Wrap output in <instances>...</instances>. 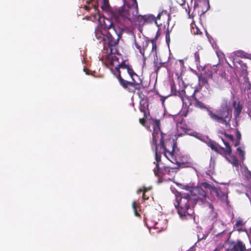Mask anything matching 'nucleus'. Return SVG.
<instances>
[{
    "mask_svg": "<svg viewBox=\"0 0 251 251\" xmlns=\"http://www.w3.org/2000/svg\"><path fill=\"white\" fill-rule=\"evenodd\" d=\"M232 95V104H230L229 101L224 99L221 105L220 109L217 111V114L214 113L212 111L208 110L209 116L213 120L218 123H222L226 126H230V121L232 118V108L231 105L235 108V100L233 93Z\"/></svg>",
    "mask_w": 251,
    "mask_h": 251,
    "instance_id": "20e7f679",
    "label": "nucleus"
},
{
    "mask_svg": "<svg viewBox=\"0 0 251 251\" xmlns=\"http://www.w3.org/2000/svg\"><path fill=\"white\" fill-rule=\"evenodd\" d=\"M116 61H118V58L114 56H113L112 57V62H111V65L113 66H115V62Z\"/></svg>",
    "mask_w": 251,
    "mask_h": 251,
    "instance_id": "f704fd0d",
    "label": "nucleus"
},
{
    "mask_svg": "<svg viewBox=\"0 0 251 251\" xmlns=\"http://www.w3.org/2000/svg\"><path fill=\"white\" fill-rule=\"evenodd\" d=\"M131 8L129 10L124 9L118 24L109 22V24L107 25L104 22V27L98 25L95 28L96 39L103 44L104 48L108 47L112 54L118 53L117 47L125 28L128 27L134 22H138L141 26L145 25V15H137L136 13L131 15Z\"/></svg>",
    "mask_w": 251,
    "mask_h": 251,
    "instance_id": "f257e3e1",
    "label": "nucleus"
},
{
    "mask_svg": "<svg viewBox=\"0 0 251 251\" xmlns=\"http://www.w3.org/2000/svg\"><path fill=\"white\" fill-rule=\"evenodd\" d=\"M164 135L162 132L153 131L152 133L151 146L152 150L155 152L157 169H158V163L161 161V154L163 153L165 156H167L166 151L169 149V145L165 144Z\"/></svg>",
    "mask_w": 251,
    "mask_h": 251,
    "instance_id": "39448f33",
    "label": "nucleus"
},
{
    "mask_svg": "<svg viewBox=\"0 0 251 251\" xmlns=\"http://www.w3.org/2000/svg\"><path fill=\"white\" fill-rule=\"evenodd\" d=\"M151 189V187L147 188V187H144L143 193H146L147 191L150 190Z\"/></svg>",
    "mask_w": 251,
    "mask_h": 251,
    "instance_id": "79ce46f5",
    "label": "nucleus"
},
{
    "mask_svg": "<svg viewBox=\"0 0 251 251\" xmlns=\"http://www.w3.org/2000/svg\"><path fill=\"white\" fill-rule=\"evenodd\" d=\"M208 190L222 201H226L227 199L226 188H217L206 182L201 183L199 187L192 188L188 193H177L175 207L182 220L191 219L194 217V207L198 201L203 202L206 200Z\"/></svg>",
    "mask_w": 251,
    "mask_h": 251,
    "instance_id": "f03ea898",
    "label": "nucleus"
},
{
    "mask_svg": "<svg viewBox=\"0 0 251 251\" xmlns=\"http://www.w3.org/2000/svg\"><path fill=\"white\" fill-rule=\"evenodd\" d=\"M166 98V97H161L160 100L162 103H164Z\"/></svg>",
    "mask_w": 251,
    "mask_h": 251,
    "instance_id": "c03bdc74",
    "label": "nucleus"
},
{
    "mask_svg": "<svg viewBox=\"0 0 251 251\" xmlns=\"http://www.w3.org/2000/svg\"><path fill=\"white\" fill-rule=\"evenodd\" d=\"M159 65H160L161 67H164V68H167L168 67H167V64L166 62H161V63H159Z\"/></svg>",
    "mask_w": 251,
    "mask_h": 251,
    "instance_id": "ea45409f",
    "label": "nucleus"
},
{
    "mask_svg": "<svg viewBox=\"0 0 251 251\" xmlns=\"http://www.w3.org/2000/svg\"><path fill=\"white\" fill-rule=\"evenodd\" d=\"M156 165V167L154 169L153 172L156 176H159L160 174L163 175H169L172 177H173L175 176L176 174L178 171L179 168L176 166L175 167H170L169 166H165L163 168H160L159 167V162L158 163V169L157 168L156 166V161L155 160V162H154Z\"/></svg>",
    "mask_w": 251,
    "mask_h": 251,
    "instance_id": "f8f14e48",
    "label": "nucleus"
},
{
    "mask_svg": "<svg viewBox=\"0 0 251 251\" xmlns=\"http://www.w3.org/2000/svg\"><path fill=\"white\" fill-rule=\"evenodd\" d=\"M236 251H247L245 244L240 241L236 242Z\"/></svg>",
    "mask_w": 251,
    "mask_h": 251,
    "instance_id": "b1692460",
    "label": "nucleus"
},
{
    "mask_svg": "<svg viewBox=\"0 0 251 251\" xmlns=\"http://www.w3.org/2000/svg\"><path fill=\"white\" fill-rule=\"evenodd\" d=\"M170 147L171 150L169 148L166 151L167 155L165 157L171 162L176 164L179 168L189 167L191 163L188 161L187 157L178 151L175 150L176 143L175 142L171 143Z\"/></svg>",
    "mask_w": 251,
    "mask_h": 251,
    "instance_id": "423d86ee",
    "label": "nucleus"
},
{
    "mask_svg": "<svg viewBox=\"0 0 251 251\" xmlns=\"http://www.w3.org/2000/svg\"><path fill=\"white\" fill-rule=\"evenodd\" d=\"M170 33L169 30L168 29L166 32V40L167 43L170 41Z\"/></svg>",
    "mask_w": 251,
    "mask_h": 251,
    "instance_id": "2f4dec72",
    "label": "nucleus"
},
{
    "mask_svg": "<svg viewBox=\"0 0 251 251\" xmlns=\"http://www.w3.org/2000/svg\"><path fill=\"white\" fill-rule=\"evenodd\" d=\"M201 1H203L204 3L207 2L208 3V1L207 0H194V8L198 7L199 6V2Z\"/></svg>",
    "mask_w": 251,
    "mask_h": 251,
    "instance_id": "c85d7f7f",
    "label": "nucleus"
},
{
    "mask_svg": "<svg viewBox=\"0 0 251 251\" xmlns=\"http://www.w3.org/2000/svg\"><path fill=\"white\" fill-rule=\"evenodd\" d=\"M236 230L238 231H245L246 232L244 223L242 221V220L240 219H238L236 221ZM246 234H247V232H246Z\"/></svg>",
    "mask_w": 251,
    "mask_h": 251,
    "instance_id": "412c9836",
    "label": "nucleus"
},
{
    "mask_svg": "<svg viewBox=\"0 0 251 251\" xmlns=\"http://www.w3.org/2000/svg\"><path fill=\"white\" fill-rule=\"evenodd\" d=\"M201 53H202L201 50H197L194 52L195 61L197 67L201 66L200 55L201 54Z\"/></svg>",
    "mask_w": 251,
    "mask_h": 251,
    "instance_id": "6ab92c4d",
    "label": "nucleus"
},
{
    "mask_svg": "<svg viewBox=\"0 0 251 251\" xmlns=\"http://www.w3.org/2000/svg\"><path fill=\"white\" fill-rule=\"evenodd\" d=\"M151 125L152 126L153 131L161 132L160 130V121L158 119H152Z\"/></svg>",
    "mask_w": 251,
    "mask_h": 251,
    "instance_id": "a211bd4d",
    "label": "nucleus"
},
{
    "mask_svg": "<svg viewBox=\"0 0 251 251\" xmlns=\"http://www.w3.org/2000/svg\"><path fill=\"white\" fill-rule=\"evenodd\" d=\"M150 118H145L144 116L143 118H140L139 121L140 123L143 126H144L146 123L147 119H150Z\"/></svg>",
    "mask_w": 251,
    "mask_h": 251,
    "instance_id": "7c9ffc66",
    "label": "nucleus"
},
{
    "mask_svg": "<svg viewBox=\"0 0 251 251\" xmlns=\"http://www.w3.org/2000/svg\"><path fill=\"white\" fill-rule=\"evenodd\" d=\"M149 197L148 196H147L146 194V193H143L142 198L144 200H147L149 199Z\"/></svg>",
    "mask_w": 251,
    "mask_h": 251,
    "instance_id": "a19ab883",
    "label": "nucleus"
},
{
    "mask_svg": "<svg viewBox=\"0 0 251 251\" xmlns=\"http://www.w3.org/2000/svg\"><path fill=\"white\" fill-rule=\"evenodd\" d=\"M238 187L241 188V189H243V188H244V189H245V187L242 184L239 185Z\"/></svg>",
    "mask_w": 251,
    "mask_h": 251,
    "instance_id": "a18cd8bd",
    "label": "nucleus"
},
{
    "mask_svg": "<svg viewBox=\"0 0 251 251\" xmlns=\"http://www.w3.org/2000/svg\"><path fill=\"white\" fill-rule=\"evenodd\" d=\"M138 95L140 98L139 110L140 112L143 113V115L145 118H151L148 98L143 94L142 92H139Z\"/></svg>",
    "mask_w": 251,
    "mask_h": 251,
    "instance_id": "9b49d317",
    "label": "nucleus"
},
{
    "mask_svg": "<svg viewBox=\"0 0 251 251\" xmlns=\"http://www.w3.org/2000/svg\"><path fill=\"white\" fill-rule=\"evenodd\" d=\"M170 86L171 90V93L174 96H176V93L177 92V90H176V86L174 81H171L170 82Z\"/></svg>",
    "mask_w": 251,
    "mask_h": 251,
    "instance_id": "bb28decb",
    "label": "nucleus"
},
{
    "mask_svg": "<svg viewBox=\"0 0 251 251\" xmlns=\"http://www.w3.org/2000/svg\"><path fill=\"white\" fill-rule=\"evenodd\" d=\"M84 71L86 72V74L87 75H89V74H88V70H87V69H85V68H84Z\"/></svg>",
    "mask_w": 251,
    "mask_h": 251,
    "instance_id": "de8ad7c7",
    "label": "nucleus"
},
{
    "mask_svg": "<svg viewBox=\"0 0 251 251\" xmlns=\"http://www.w3.org/2000/svg\"><path fill=\"white\" fill-rule=\"evenodd\" d=\"M236 164H237V162H236ZM237 167V165H236V167Z\"/></svg>",
    "mask_w": 251,
    "mask_h": 251,
    "instance_id": "864d4df0",
    "label": "nucleus"
},
{
    "mask_svg": "<svg viewBox=\"0 0 251 251\" xmlns=\"http://www.w3.org/2000/svg\"><path fill=\"white\" fill-rule=\"evenodd\" d=\"M209 207L211 211L210 215H209V218L211 220H214L217 217V213L214 211L213 206L211 204H209Z\"/></svg>",
    "mask_w": 251,
    "mask_h": 251,
    "instance_id": "393cba45",
    "label": "nucleus"
},
{
    "mask_svg": "<svg viewBox=\"0 0 251 251\" xmlns=\"http://www.w3.org/2000/svg\"><path fill=\"white\" fill-rule=\"evenodd\" d=\"M213 251H219L217 248H216Z\"/></svg>",
    "mask_w": 251,
    "mask_h": 251,
    "instance_id": "3c124183",
    "label": "nucleus"
},
{
    "mask_svg": "<svg viewBox=\"0 0 251 251\" xmlns=\"http://www.w3.org/2000/svg\"><path fill=\"white\" fill-rule=\"evenodd\" d=\"M227 236L223 230L220 233H218L217 238L222 237L225 242V248L226 251H235V242L230 241L229 238H227Z\"/></svg>",
    "mask_w": 251,
    "mask_h": 251,
    "instance_id": "4468645a",
    "label": "nucleus"
},
{
    "mask_svg": "<svg viewBox=\"0 0 251 251\" xmlns=\"http://www.w3.org/2000/svg\"><path fill=\"white\" fill-rule=\"evenodd\" d=\"M157 224H156L155 225H154V227L155 228H158V227L157 226Z\"/></svg>",
    "mask_w": 251,
    "mask_h": 251,
    "instance_id": "8fccbe9b",
    "label": "nucleus"
},
{
    "mask_svg": "<svg viewBox=\"0 0 251 251\" xmlns=\"http://www.w3.org/2000/svg\"><path fill=\"white\" fill-rule=\"evenodd\" d=\"M197 92V90H194L193 93L191 96L193 100H194V105L195 107L200 108L201 109H206L207 107L205 104L202 102L200 101L198 99L196 98L195 94Z\"/></svg>",
    "mask_w": 251,
    "mask_h": 251,
    "instance_id": "2eb2a0df",
    "label": "nucleus"
},
{
    "mask_svg": "<svg viewBox=\"0 0 251 251\" xmlns=\"http://www.w3.org/2000/svg\"><path fill=\"white\" fill-rule=\"evenodd\" d=\"M149 42H151L152 44L151 51L156 53L157 46L156 43V38L148 41L144 38H140L138 40L134 39V44L136 48L139 50L140 53L144 56L145 50L148 46Z\"/></svg>",
    "mask_w": 251,
    "mask_h": 251,
    "instance_id": "9d476101",
    "label": "nucleus"
},
{
    "mask_svg": "<svg viewBox=\"0 0 251 251\" xmlns=\"http://www.w3.org/2000/svg\"><path fill=\"white\" fill-rule=\"evenodd\" d=\"M176 96H178L180 98L183 106L187 107V111L185 113H182V116L186 117L189 111V107L191 105V99L189 96L186 94V92L183 89L178 91Z\"/></svg>",
    "mask_w": 251,
    "mask_h": 251,
    "instance_id": "ddd939ff",
    "label": "nucleus"
},
{
    "mask_svg": "<svg viewBox=\"0 0 251 251\" xmlns=\"http://www.w3.org/2000/svg\"><path fill=\"white\" fill-rule=\"evenodd\" d=\"M101 8L105 11L111 17V18L115 21V23H114V24H118L125 9L122 7L118 8H111L109 3V0H103Z\"/></svg>",
    "mask_w": 251,
    "mask_h": 251,
    "instance_id": "1a4fd4ad",
    "label": "nucleus"
},
{
    "mask_svg": "<svg viewBox=\"0 0 251 251\" xmlns=\"http://www.w3.org/2000/svg\"><path fill=\"white\" fill-rule=\"evenodd\" d=\"M236 140L237 139H240L241 138V135L240 133L238 131L236 130ZM238 143H237V141H236V146H238Z\"/></svg>",
    "mask_w": 251,
    "mask_h": 251,
    "instance_id": "4c0bfd02",
    "label": "nucleus"
},
{
    "mask_svg": "<svg viewBox=\"0 0 251 251\" xmlns=\"http://www.w3.org/2000/svg\"><path fill=\"white\" fill-rule=\"evenodd\" d=\"M241 57L242 58H249L251 60V54H247L242 50L236 51V57Z\"/></svg>",
    "mask_w": 251,
    "mask_h": 251,
    "instance_id": "5701e85b",
    "label": "nucleus"
},
{
    "mask_svg": "<svg viewBox=\"0 0 251 251\" xmlns=\"http://www.w3.org/2000/svg\"><path fill=\"white\" fill-rule=\"evenodd\" d=\"M245 151L242 149L238 148L236 149V155L238 154L240 156V159L242 162H243L245 159Z\"/></svg>",
    "mask_w": 251,
    "mask_h": 251,
    "instance_id": "a878e982",
    "label": "nucleus"
},
{
    "mask_svg": "<svg viewBox=\"0 0 251 251\" xmlns=\"http://www.w3.org/2000/svg\"><path fill=\"white\" fill-rule=\"evenodd\" d=\"M191 32L195 35H201L202 32L195 24H191Z\"/></svg>",
    "mask_w": 251,
    "mask_h": 251,
    "instance_id": "4be33fe9",
    "label": "nucleus"
},
{
    "mask_svg": "<svg viewBox=\"0 0 251 251\" xmlns=\"http://www.w3.org/2000/svg\"><path fill=\"white\" fill-rule=\"evenodd\" d=\"M225 135H226V136H227V137L229 139H230V140H233V137L232 135H227V134H226V133H225Z\"/></svg>",
    "mask_w": 251,
    "mask_h": 251,
    "instance_id": "37998d69",
    "label": "nucleus"
},
{
    "mask_svg": "<svg viewBox=\"0 0 251 251\" xmlns=\"http://www.w3.org/2000/svg\"><path fill=\"white\" fill-rule=\"evenodd\" d=\"M145 25L148 24H152L154 22L157 26H158L157 22V18L153 15H145Z\"/></svg>",
    "mask_w": 251,
    "mask_h": 251,
    "instance_id": "f3484780",
    "label": "nucleus"
},
{
    "mask_svg": "<svg viewBox=\"0 0 251 251\" xmlns=\"http://www.w3.org/2000/svg\"><path fill=\"white\" fill-rule=\"evenodd\" d=\"M222 140L225 145V148L220 146L218 144L212 140H209L207 145L211 150L223 153L226 160L233 166H235V156L232 154V150L229 143L222 138Z\"/></svg>",
    "mask_w": 251,
    "mask_h": 251,
    "instance_id": "0eeeda50",
    "label": "nucleus"
},
{
    "mask_svg": "<svg viewBox=\"0 0 251 251\" xmlns=\"http://www.w3.org/2000/svg\"><path fill=\"white\" fill-rule=\"evenodd\" d=\"M132 206L134 211V214L136 216H140V214L137 211V208L139 207L138 203L135 201H133L132 203Z\"/></svg>",
    "mask_w": 251,
    "mask_h": 251,
    "instance_id": "cd10ccee",
    "label": "nucleus"
},
{
    "mask_svg": "<svg viewBox=\"0 0 251 251\" xmlns=\"http://www.w3.org/2000/svg\"><path fill=\"white\" fill-rule=\"evenodd\" d=\"M249 115L250 116V117L251 118V108L250 109V110L249 111Z\"/></svg>",
    "mask_w": 251,
    "mask_h": 251,
    "instance_id": "09e8293b",
    "label": "nucleus"
},
{
    "mask_svg": "<svg viewBox=\"0 0 251 251\" xmlns=\"http://www.w3.org/2000/svg\"><path fill=\"white\" fill-rule=\"evenodd\" d=\"M187 87L186 86H184V88H186Z\"/></svg>",
    "mask_w": 251,
    "mask_h": 251,
    "instance_id": "603ef678",
    "label": "nucleus"
},
{
    "mask_svg": "<svg viewBox=\"0 0 251 251\" xmlns=\"http://www.w3.org/2000/svg\"><path fill=\"white\" fill-rule=\"evenodd\" d=\"M237 61L240 67L236 65V68H239V72L241 74L238 79L240 88L242 90L244 89L245 91H246L248 98L251 99V84L248 77L247 67L242 60L236 58Z\"/></svg>",
    "mask_w": 251,
    "mask_h": 251,
    "instance_id": "6e6552de",
    "label": "nucleus"
},
{
    "mask_svg": "<svg viewBox=\"0 0 251 251\" xmlns=\"http://www.w3.org/2000/svg\"><path fill=\"white\" fill-rule=\"evenodd\" d=\"M226 61L229 66L230 69L234 73H235V64L234 62V58L232 57H229L228 60H226Z\"/></svg>",
    "mask_w": 251,
    "mask_h": 251,
    "instance_id": "aec40b11",
    "label": "nucleus"
},
{
    "mask_svg": "<svg viewBox=\"0 0 251 251\" xmlns=\"http://www.w3.org/2000/svg\"><path fill=\"white\" fill-rule=\"evenodd\" d=\"M143 192V189L140 188L137 191V193L139 194L140 192Z\"/></svg>",
    "mask_w": 251,
    "mask_h": 251,
    "instance_id": "49530a36",
    "label": "nucleus"
},
{
    "mask_svg": "<svg viewBox=\"0 0 251 251\" xmlns=\"http://www.w3.org/2000/svg\"><path fill=\"white\" fill-rule=\"evenodd\" d=\"M219 224H221V225H222V226H224V225L222 223H221L220 222H215L213 223V228L214 229H215V230H216V226H218Z\"/></svg>",
    "mask_w": 251,
    "mask_h": 251,
    "instance_id": "e433bc0d",
    "label": "nucleus"
},
{
    "mask_svg": "<svg viewBox=\"0 0 251 251\" xmlns=\"http://www.w3.org/2000/svg\"><path fill=\"white\" fill-rule=\"evenodd\" d=\"M242 107H243L242 104H240V103H239L238 104L237 107H236V117L241 112V110L242 109Z\"/></svg>",
    "mask_w": 251,
    "mask_h": 251,
    "instance_id": "c756f323",
    "label": "nucleus"
},
{
    "mask_svg": "<svg viewBox=\"0 0 251 251\" xmlns=\"http://www.w3.org/2000/svg\"><path fill=\"white\" fill-rule=\"evenodd\" d=\"M179 117V116H176L175 117H174V120L175 121L176 123V126L177 127H178V124H181V122L183 121V119H181L180 122H179V120L178 119V118Z\"/></svg>",
    "mask_w": 251,
    "mask_h": 251,
    "instance_id": "473e14b6",
    "label": "nucleus"
},
{
    "mask_svg": "<svg viewBox=\"0 0 251 251\" xmlns=\"http://www.w3.org/2000/svg\"><path fill=\"white\" fill-rule=\"evenodd\" d=\"M156 18L158 20L162 19L163 20L166 21L167 23L168 24V22L170 19V13L166 10H162L158 14Z\"/></svg>",
    "mask_w": 251,
    "mask_h": 251,
    "instance_id": "dca6fc26",
    "label": "nucleus"
},
{
    "mask_svg": "<svg viewBox=\"0 0 251 251\" xmlns=\"http://www.w3.org/2000/svg\"><path fill=\"white\" fill-rule=\"evenodd\" d=\"M116 76L121 86L129 93H134L136 90H140L142 87V81L140 79L136 80L135 77L139 76L134 71L132 67L126 64L125 61L115 66Z\"/></svg>",
    "mask_w": 251,
    "mask_h": 251,
    "instance_id": "7ed1b4c3",
    "label": "nucleus"
},
{
    "mask_svg": "<svg viewBox=\"0 0 251 251\" xmlns=\"http://www.w3.org/2000/svg\"><path fill=\"white\" fill-rule=\"evenodd\" d=\"M160 68H161L160 65H159V63L155 67V71L154 72L157 74L160 69Z\"/></svg>",
    "mask_w": 251,
    "mask_h": 251,
    "instance_id": "58836bf2",
    "label": "nucleus"
},
{
    "mask_svg": "<svg viewBox=\"0 0 251 251\" xmlns=\"http://www.w3.org/2000/svg\"><path fill=\"white\" fill-rule=\"evenodd\" d=\"M184 8L185 9V11L188 13V15L190 14L191 8L189 5L187 4V6H185V4H184Z\"/></svg>",
    "mask_w": 251,
    "mask_h": 251,
    "instance_id": "72a5a7b5",
    "label": "nucleus"
},
{
    "mask_svg": "<svg viewBox=\"0 0 251 251\" xmlns=\"http://www.w3.org/2000/svg\"><path fill=\"white\" fill-rule=\"evenodd\" d=\"M133 2L134 3L135 6V13L136 14H138V4L136 0H132Z\"/></svg>",
    "mask_w": 251,
    "mask_h": 251,
    "instance_id": "c9c22d12",
    "label": "nucleus"
}]
</instances>
